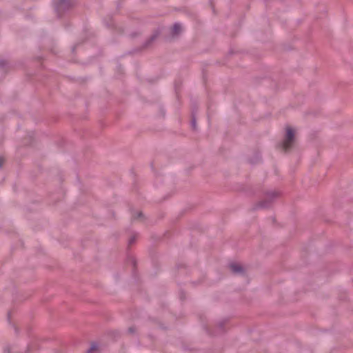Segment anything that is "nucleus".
Here are the masks:
<instances>
[{
  "instance_id": "nucleus-1",
  "label": "nucleus",
  "mask_w": 353,
  "mask_h": 353,
  "mask_svg": "<svg viewBox=\"0 0 353 353\" xmlns=\"http://www.w3.org/2000/svg\"><path fill=\"white\" fill-rule=\"evenodd\" d=\"M295 136H296V130L290 126H288L286 128V134L284 139V141L282 143V148L287 151L289 149L291 148L292 146L294 141H295Z\"/></svg>"
},
{
  "instance_id": "nucleus-2",
  "label": "nucleus",
  "mask_w": 353,
  "mask_h": 353,
  "mask_svg": "<svg viewBox=\"0 0 353 353\" xmlns=\"http://www.w3.org/2000/svg\"><path fill=\"white\" fill-rule=\"evenodd\" d=\"M230 268L231 270L235 273L241 272L242 270V267L239 263H232L230 264Z\"/></svg>"
},
{
  "instance_id": "nucleus-3",
  "label": "nucleus",
  "mask_w": 353,
  "mask_h": 353,
  "mask_svg": "<svg viewBox=\"0 0 353 353\" xmlns=\"http://www.w3.org/2000/svg\"><path fill=\"white\" fill-rule=\"evenodd\" d=\"M182 29V27L180 24H174L172 27V32L174 34H178Z\"/></svg>"
},
{
  "instance_id": "nucleus-4",
  "label": "nucleus",
  "mask_w": 353,
  "mask_h": 353,
  "mask_svg": "<svg viewBox=\"0 0 353 353\" xmlns=\"http://www.w3.org/2000/svg\"><path fill=\"white\" fill-rule=\"evenodd\" d=\"M4 159L2 157H0V167H1L3 164Z\"/></svg>"
}]
</instances>
